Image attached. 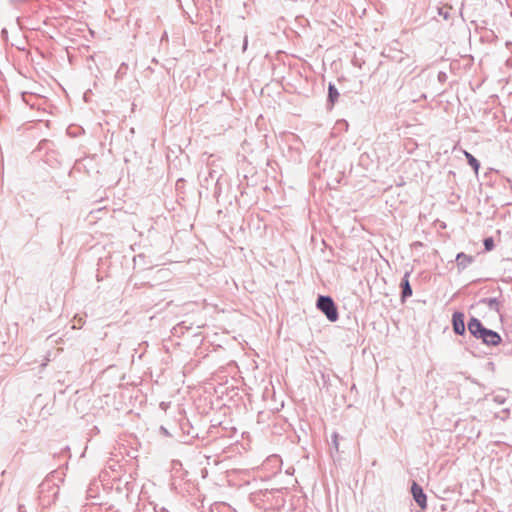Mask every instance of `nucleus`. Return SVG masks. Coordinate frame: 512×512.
Returning a JSON list of instances; mask_svg holds the SVG:
<instances>
[{"mask_svg": "<svg viewBox=\"0 0 512 512\" xmlns=\"http://www.w3.org/2000/svg\"><path fill=\"white\" fill-rule=\"evenodd\" d=\"M467 329L473 337L481 340L482 343L487 346H497L502 341L498 332L486 328L482 322L475 317L469 319Z\"/></svg>", "mask_w": 512, "mask_h": 512, "instance_id": "1", "label": "nucleus"}, {"mask_svg": "<svg viewBox=\"0 0 512 512\" xmlns=\"http://www.w3.org/2000/svg\"><path fill=\"white\" fill-rule=\"evenodd\" d=\"M316 306L329 321L336 322L338 320V309L330 296H318Z\"/></svg>", "mask_w": 512, "mask_h": 512, "instance_id": "2", "label": "nucleus"}, {"mask_svg": "<svg viewBox=\"0 0 512 512\" xmlns=\"http://www.w3.org/2000/svg\"><path fill=\"white\" fill-rule=\"evenodd\" d=\"M465 315L463 312L456 311L452 315V327L453 331L457 335H464L466 332L465 327Z\"/></svg>", "mask_w": 512, "mask_h": 512, "instance_id": "3", "label": "nucleus"}, {"mask_svg": "<svg viewBox=\"0 0 512 512\" xmlns=\"http://www.w3.org/2000/svg\"><path fill=\"white\" fill-rule=\"evenodd\" d=\"M411 493L418 506L425 509L427 507V497L422 487L416 482H413L411 486Z\"/></svg>", "mask_w": 512, "mask_h": 512, "instance_id": "4", "label": "nucleus"}, {"mask_svg": "<svg viewBox=\"0 0 512 512\" xmlns=\"http://www.w3.org/2000/svg\"><path fill=\"white\" fill-rule=\"evenodd\" d=\"M410 273L409 271H407L402 280H401V283H400V286H401V300L402 302H404L408 297L412 296V288H411V285H410V282H409V277H410Z\"/></svg>", "mask_w": 512, "mask_h": 512, "instance_id": "5", "label": "nucleus"}, {"mask_svg": "<svg viewBox=\"0 0 512 512\" xmlns=\"http://www.w3.org/2000/svg\"><path fill=\"white\" fill-rule=\"evenodd\" d=\"M479 304L485 305L490 311L499 313L502 301L497 297L482 298L479 300Z\"/></svg>", "mask_w": 512, "mask_h": 512, "instance_id": "6", "label": "nucleus"}, {"mask_svg": "<svg viewBox=\"0 0 512 512\" xmlns=\"http://www.w3.org/2000/svg\"><path fill=\"white\" fill-rule=\"evenodd\" d=\"M158 509L161 512H170L166 507H159L158 505L152 506L151 503H138L136 510L134 512H158Z\"/></svg>", "mask_w": 512, "mask_h": 512, "instance_id": "7", "label": "nucleus"}, {"mask_svg": "<svg viewBox=\"0 0 512 512\" xmlns=\"http://www.w3.org/2000/svg\"><path fill=\"white\" fill-rule=\"evenodd\" d=\"M474 261V258L470 255H467L463 252H460L456 256L457 267L459 269H465Z\"/></svg>", "mask_w": 512, "mask_h": 512, "instance_id": "8", "label": "nucleus"}, {"mask_svg": "<svg viewBox=\"0 0 512 512\" xmlns=\"http://www.w3.org/2000/svg\"><path fill=\"white\" fill-rule=\"evenodd\" d=\"M339 96H340V94H339L336 86L332 83H329V85H328V103L331 106H333L337 102Z\"/></svg>", "mask_w": 512, "mask_h": 512, "instance_id": "9", "label": "nucleus"}, {"mask_svg": "<svg viewBox=\"0 0 512 512\" xmlns=\"http://www.w3.org/2000/svg\"><path fill=\"white\" fill-rule=\"evenodd\" d=\"M464 155L467 159L468 164L472 167L474 172L477 174L480 169V162L469 152L464 151Z\"/></svg>", "mask_w": 512, "mask_h": 512, "instance_id": "10", "label": "nucleus"}, {"mask_svg": "<svg viewBox=\"0 0 512 512\" xmlns=\"http://www.w3.org/2000/svg\"><path fill=\"white\" fill-rule=\"evenodd\" d=\"M484 248L486 251H491L494 248V239L492 237H487L483 241Z\"/></svg>", "mask_w": 512, "mask_h": 512, "instance_id": "11", "label": "nucleus"}, {"mask_svg": "<svg viewBox=\"0 0 512 512\" xmlns=\"http://www.w3.org/2000/svg\"><path fill=\"white\" fill-rule=\"evenodd\" d=\"M450 8H439L438 14L442 16L445 20H448L450 18Z\"/></svg>", "mask_w": 512, "mask_h": 512, "instance_id": "12", "label": "nucleus"}, {"mask_svg": "<svg viewBox=\"0 0 512 512\" xmlns=\"http://www.w3.org/2000/svg\"><path fill=\"white\" fill-rule=\"evenodd\" d=\"M332 439V445L335 448L336 451H339V435L338 433L334 432L331 436Z\"/></svg>", "mask_w": 512, "mask_h": 512, "instance_id": "13", "label": "nucleus"}, {"mask_svg": "<svg viewBox=\"0 0 512 512\" xmlns=\"http://www.w3.org/2000/svg\"><path fill=\"white\" fill-rule=\"evenodd\" d=\"M247 46H248V36L245 35L244 36V40H243V46H242V51L245 52L246 49H247Z\"/></svg>", "mask_w": 512, "mask_h": 512, "instance_id": "14", "label": "nucleus"}, {"mask_svg": "<svg viewBox=\"0 0 512 512\" xmlns=\"http://www.w3.org/2000/svg\"><path fill=\"white\" fill-rule=\"evenodd\" d=\"M1 36L4 40H7V37H8V31L6 28H3L2 31H1Z\"/></svg>", "mask_w": 512, "mask_h": 512, "instance_id": "15", "label": "nucleus"}, {"mask_svg": "<svg viewBox=\"0 0 512 512\" xmlns=\"http://www.w3.org/2000/svg\"><path fill=\"white\" fill-rule=\"evenodd\" d=\"M24 508H25V507H24V505H23V504H19V505H18V510H19V512H26V511L24 510Z\"/></svg>", "mask_w": 512, "mask_h": 512, "instance_id": "16", "label": "nucleus"}, {"mask_svg": "<svg viewBox=\"0 0 512 512\" xmlns=\"http://www.w3.org/2000/svg\"><path fill=\"white\" fill-rule=\"evenodd\" d=\"M46 484H47V482L45 481V482H43V483L40 485V487L43 489V488L45 487V485H46Z\"/></svg>", "mask_w": 512, "mask_h": 512, "instance_id": "17", "label": "nucleus"}]
</instances>
